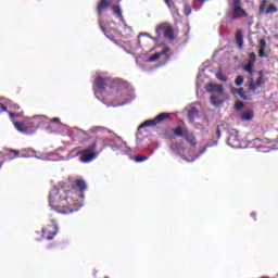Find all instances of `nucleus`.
<instances>
[{
    "label": "nucleus",
    "instance_id": "2eb2a0df",
    "mask_svg": "<svg viewBox=\"0 0 278 278\" xmlns=\"http://www.w3.org/2000/svg\"><path fill=\"white\" fill-rule=\"evenodd\" d=\"M110 8V1H100L97 7V13L99 16Z\"/></svg>",
    "mask_w": 278,
    "mask_h": 278
},
{
    "label": "nucleus",
    "instance_id": "a211bd4d",
    "mask_svg": "<svg viewBox=\"0 0 278 278\" xmlns=\"http://www.w3.org/2000/svg\"><path fill=\"white\" fill-rule=\"evenodd\" d=\"M170 51V48H165L161 53L156 52L152 56H150V62H157L162 55H166Z\"/></svg>",
    "mask_w": 278,
    "mask_h": 278
},
{
    "label": "nucleus",
    "instance_id": "c03bdc74",
    "mask_svg": "<svg viewBox=\"0 0 278 278\" xmlns=\"http://www.w3.org/2000/svg\"><path fill=\"white\" fill-rule=\"evenodd\" d=\"M104 278H109V277H104Z\"/></svg>",
    "mask_w": 278,
    "mask_h": 278
},
{
    "label": "nucleus",
    "instance_id": "a878e982",
    "mask_svg": "<svg viewBox=\"0 0 278 278\" xmlns=\"http://www.w3.org/2000/svg\"><path fill=\"white\" fill-rule=\"evenodd\" d=\"M275 12H277V7H275V4H269L267 10L265 11V14H275Z\"/></svg>",
    "mask_w": 278,
    "mask_h": 278
},
{
    "label": "nucleus",
    "instance_id": "f704fd0d",
    "mask_svg": "<svg viewBox=\"0 0 278 278\" xmlns=\"http://www.w3.org/2000/svg\"><path fill=\"white\" fill-rule=\"evenodd\" d=\"M51 123H55L56 125H60L61 121L59 117L50 118Z\"/></svg>",
    "mask_w": 278,
    "mask_h": 278
},
{
    "label": "nucleus",
    "instance_id": "37998d69",
    "mask_svg": "<svg viewBox=\"0 0 278 278\" xmlns=\"http://www.w3.org/2000/svg\"><path fill=\"white\" fill-rule=\"evenodd\" d=\"M14 110H21V106H18L17 104L13 105Z\"/></svg>",
    "mask_w": 278,
    "mask_h": 278
},
{
    "label": "nucleus",
    "instance_id": "412c9836",
    "mask_svg": "<svg viewBox=\"0 0 278 278\" xmlns=\"http://www.w3.org/2000/svg\"><path fill=\"white\" fill-rule=\"evenodd\" d=\"M253 66H255V63L253 62H248V64H245L243 66V70L249 73V75L253 76Z\"/></svg>",
    "mask_w": 278,
    "mask_h": 278
},
{
    "label": "nucleus",
    "instance_id": "f8f14e48",
    "mask_svg": "<svg viewBox=\"0 0 278 278\" xmlns=\"http://www.w3.org/2000/svg\"><path fill=\"white\" fill-rule=\"evenodd\" d=\"M89 131L90 134H114V131L103 126H93L89 129Z\"/></svg>",
    "mask_w": 278,
    "mask_h": 278
},
{
    "label": "nucleus",
    "instance_id": "aec40b11",
    "mask_svg": "<svg viewBox=\"0 0 278 278\" xmlns=\"http://www.w3.org/2000/svg\"><path fill=\"white\" fill-rule=\"evenodd\" d=\"M113 14L114 16H116V18H119V21H123V10H121V5H114L112 8Z\"/></svg>",
    "mask_w": 278,
    "mask_h": 278
},
{
    "label": "nucleus",
    "instance_id": "423d86ee",
    "mask_svg": "<svg viewBox=\"0 0 278 278\" xmlns=\"http://www.w3.org/2000/svg\"><path fill=\"white\" fill-rule=\"evenodd\" d=\"M231 10H232V16H231L232 21H238V18H247V16H249L247 11L242 9V7H240V1H235L231 4Z\"/></svg>",
    "mask_w": 278,
    "mask_h": 278
},
{
    "label": "nucleus",
    "instance_id": "c85d7f7f",
    "mask_svg": "<svg viewBox=\"0 0 278 278\" xmlns=\"http://www.w3.org/2000/svg\"><path fill=\"white\" fill-rule=\"evenodd\" d=\"M236 86H242L244 84V76H238L235 80Z\"/></svg>",
    "mask_w": 278,
    "mask_h": 278
},
{
    "label": "nucleus",
    "instance_id": "72a5a7b5",
    "mask_svg": "<svg viewBox=\"0 0 278 278\" xmlns=\"http://www.w3.org/2000/svg\"><path fill=\"white\" fill-rule=\"evenodd\" d=\"M258 58H266V50L260 49L258 50Z\"/></svg>",
    "mask_w": 278,
    "mask_h": 278
},
{
    "label": "nucleus",
    "instance_id": "e433bc0d",
    "mask_svg": "<svg viewBox=\"0 0 278 278\" xmlns=\"http://www.w3.org/2000/svg\"><path fill=\"white\" fill-rule=\"evenodd\" d=\"M211 146H206V147H204L202 150H201V155H203V153H205V151H207V148H210Z\"/></svg>",
    "mask_w": 278,
    "mask_h": 278
},
{
    "label": "nucleus",
    "instance_id": "cd10ccee",
    "mask_svg": "<svg viewBox=\"0 0 278 278\" xmlns=\"http://www.w3.org/2000/svg\"><path fill=\"white\" fill-rule=\"evenodd\" d=\"M216 77H217V79H219V81H227V76H223V72L222 71H218L217 73H216Z\"/></svg>",
    "mask_w": 278,
    "mask_h": 278
},
{
    "label": "nucleus",
    "instance_id": "f3484780",
    "mask_svg": "<svg viewBox=\"0 0 278 278\" xmlns=\"http://www.w3.org/2000/svg\"><path fill=\"white\" fill-rule=\"evenodd\" d=\"M236 92H237V94H239V97H241V99H243L244 101H251L253 98H251V97H249V96H247V94H244V88H233L232 89V94H236Z\"/></svg>",
    "mask_w": 278,
    "mask_h": 278
},
{
    "label": "nucleus",
    "instance_id": "ddd939ff",
    "mask_svg": "<svg viewBox=\"0 0 278 278\" xmlns=\"http://www.w3.org/2000/svg\"><path fill=\"white\" fill-rule=\"evenodd\" d=\"M235 40L239 49H242L244 47V35L240 29H238L235 34Z\"/></svg>",
    "mask_w": 278,
    "mask_h": 278
},
{
    "label": "nucleus",
    "instance_id": "9d476101",
    "mask_svg": "<svg viewBox=\"0 0 278 278\" xmlns=\"http://www.w3.org/2000/svg\"><path fill=\"white\" fill-rule=\"evenodd\" d=\"M21 155V152L18 150L10 149L4 150V153L2 154V157L4 162H8V160H16Z\"/></svg>",
    "mask_w": 278,
    "mask_h": 278
},
{
    "label": "nucleus",
    "instance_id": "c756f323",
    "mask_svg": "<svg viewBox=\"0 0 278 278\" xmlns=\"http://www.w3.org/2000/svg\"><path fill=\"white\" fill-rule=\"evenodd\" d=\"M250 61L252 62V64H255L256 60H257V54H255V52H252L249 54Z\"/></svg>",
    "mask_w": 278,
    "mask_h": 278
},
{
    "label": "nucleus",
    "instance_id": "1a4fd4ad",
    "mask_svg": "<svg viewBox=\"0 0 278 278\" xmlns=\"http://www.w3.org/2000/svg\"><path fill=\"white\" fill-rule=\"evenodd\" d=\"M112 84L110 78H103L102 76L96 77L94 86L98 88V92H103Z\"/></svg>",
    "mask_w": 278,
    "mask_h": 278
},
{
    "label": "nucleus",
    "instance_id": "2f4dec72",
    "mask_svg": "<svg viewBox=\"0 0 278 278\" xmlns=\"http://www.w3.org/2000/svg\"><path fill=\"white\" fill-rule=\"evenodd\" d=\"M258 45H260V49L266 50V40L265 39H260Z\"/></svg>",
    "mask_w": 278,
    "mask_h": 278
},
{
    "label": "nucleus",
    "instance_id": "20e7f679",
    "mask_svg": "<svg viewBox=\"0 0 278 278\" xmlns=\"http://www.w3.org/2000/svg\"><path fill=\"white\" fill-rule=\"evenodd\" d=\"M15 129L21 131V134H25L26 136H31V134H36V130L40 126V117L30 118L28 122H14L13 123Z\"/></svg>",
    "mask_w": 278,
    "mask_h": 278
},
{
    "label": "nucleus",
    "instance_id": "6e6552de",
    "mask_svg": "<svg viewBox=\"0 0 278 278\" xmlns=\"http://www.w3.org/2000/svg\"><path fill=\"white\" fill-rule=\"evenodd\" d=\"M52 225H48L41 230L45 240H53L58 235V225L55 224V220H52Z\"/></svg>",
    "mask_w": 278,
    "mask_h": 278
},
{
    "label": "nucleus",
    "instance_id": "7ed1b4c3",
    "mask_svg": "<svg viewBox=\"0 0 278 278\" xmlns=\"http://www.w3.org/2000/svg\"><path fill=\"white\" fill-rule=\"evenodd\" d=\"M173 134L165 132V138L167 140H175L176 137L184 138L188 144L191 147H197V137L194 132H191L188 128H184L181 126H177L176 128H172Z\"/></svg>",
    "mask_w": 278,
    "mask_h": 278
},
{
    "label": "nucleus",
    "instance_id": "0eeeda50",
    "mask_svg": "<svg viewBox=\"0 0 278 278\" xmlns=\"http://www.w3.org/2000/svg\"><path fill=\"white\" fill-rule=\"evenodd\" d=\"M155 31L157 36H162V34L167 38V40H175V30L173 27H168L165 24H161L156 26Z\"/></svg>",
    "mask_w": 278,
    "mask_h": 278
},
{
    "label": "nucleus",
    "instance_id": "a19ab883",
    "mask_svg": "<svg viewBox=\"0 0 278 278\" xmlns=\"http://www.w3.org/2000/svg\"><path fill=\"white\" fill-rule=\"evenodd\" d=\"M217 137L220 138V128L216 129Z\"/></svg>",
    "mask_w": 278,
    "mask_h": 278
},
{
    "label": "nucleus",
    "instance_id": "7c9ffc66",
    "mask_svg": "<svg viewBox=\"0 0 278 278\" xmlns=\"http://www.w3.org/2000/svg\"><path fill=\"white\" fill-rule=\"evenodd\" d=\"M242 108H244V102L239 101L235 103V110L240 111Z\"/></svg>",
    "mask_w": 278,
    "mask_h": 278
},
{
    "label": "nucleus",
    "instance_id": "f03ea898",
    "mask_svg": "<svg viewBox=\"0 0 278 278\" xmlns=\"http://www.w3.org/2000/svg\"><path fill=\"white\" fill-rule=\"evenodd\" d=\"M88 140H90V143L86 149L76 147L70 152L72 157H77L80 155L79 162L83 164H90V162H94V159L99 157V155H101V153L108 149V138L105 137L97 136L93 139L85 138L81 141V144H84V142H88Z\"/></svg>",
    "mask_w": 278,
    "mask_h": 278
},
{
    "label": "nucleus",
    "instance_id": "b1692460",
    "mask_svg": "<svg viewBox=\"0 0 278 278\" xmlns=\"http://www.w3.org/2000/svg\"><path fill=\"white\" fill-rule=\"evenodd\" d=\"M258 78L256 79V86H258V88H260V86H264V84H266L265 81H264V72L263 71H260L258 72Z\"/></svg>",
    "mask_w": 278,
    "mask_h": 278
},
{
    "label": "nucleus",
    "instance_id": "58836bf2",
    "mask_svg": "<svg viewBox=\"0 0 278 278\" xmlns=\"http://www.w3.org/2000/svg\"><path fill=\"white\" fill-rule=\"evenodd\" d=\"M264 3H266V2H263V4H261V7H260V12H261V13L264 12Z\"/></svg>",
    "mask_w": 278,
    "mask_h": 278
},
{
    "label": "nucleus",
    "instance_id": "79ce46f5",
    "mask_svg": "<svg viewBox=\"0 0 278 278\" xmlns=\"http://www.w3.org/2000/svg\"><path fill=\"white\" fill-rule=\"evenodd\" d=\"M100 28H101V30L103 31V34H105L106 29L104 28V26H102V25L100 24Z\"/></svg>",
    "mask_w": 278,
    "mask_h": 278
},
{
    "label": "nucleus",
    "instance_id": "4be33fe9",
    "mask_svg": "<svg viewBox=\"0 0 278 278\" xmlns=\"http://www.w3.org/2000/svg\"><path fill=\"white\" fill-rule=\"evenodd\" d=\"M260 86L255 83L253 78H250L249 92H255Z\"/></svg>",
    "mask_w": 278,
    "mask_h": 278
},
{
    "label": "nucleus",
    "instance_id": "5701e85b",
    "mask_svg": "<svg viewBox=\"0 0 278 278\" xmlns=\"http://www.w3.org/2000/svg\"><path fill=\"white\" fill-rule=\"evenodd\" d=\"M165 3L169 8V10L173 14H177V12H179V10L177 8H175L174 1H166Z\"/></svg>",
    "mask_w": 278,
    "mask_h": 278
},
{
    "label": "nucleus",
    "instance_id": "f257e3e1",
    "mask_svg": "<svg viewBox=\"0 0 278 278\" xmlns=\"http://www.w3.org/2000/svg\"><path fill=\"white\" fill-rule=\"evenodd\" d=\"M86 181L75 180L73 186L52 188L49 193V205L58 214H73L81 207V199L86 192Z\"/></svg>",
    "mask_w": 278,
    "mask_h": 278
},
{
    "label": "nucleus",
    "instance_id": "c9c22d12",
    "mask_svg": "<svg viewBox=\"0 0 278 278\" xmlns=\"http://www.w3.org/2000/svg\"><path fill=\"white\" fill-rule=\"evenodd\" d=\"M251 218H253V220H257V213L252 212L251 213Z\"/></svg>",
    "mask_w": 278,
    "mask_h": 278
},
{
    "label": "nucleus",
    "instance_id": "bb28decb",
    "mask_svg": "<svg viewBox=\"0 0 278 278\" xmlns=\"http://www.w3.org/2000/svg\"><path fill=\"white\" fill-rule=\"evenodd\" d=\"M184 14L186 16H190L192 14V8L190 5H188V4H185V7H184Z\"/></svg>",
    "mask_w": 278,
    "mask_h": 278
},
{
    "label": "nucleus",
    "instance_id": "393cba45",
    "mask_svg": "<svg viewBox=\"0 0 278 278\" xmlns=\"http://www.w3.org/2000/svg\"><path fill=\"white\" fill-rule=\"evenodd\" d=\"M147 160H149V156H144V155H137V156H135V162L137 164H140L142 162H147Z\"/></svg>",
    "mask_w": 278,
    "mask_h": 278
},
{
    "label": "nucleus",
    "instance_id": "39448f33",
    "mask_svg": "<svg viewBox=\"0 0 278 278\" xmlns=\"http://www.w3.org/2000/svg\"><path fill=\"white\" fill-rule=\"evenodd\" d=\"M166 118H170V113H161L153 119H149L140 124L138 129H142L144 127H155V125H160V123H164Z\"/></svg>",
    "mask_w": 278,
    "mask_h": 278
},
{
    "label": "nucleus",
    "instance_id": "4468645a",
    "mask_svg": "<svg viewBox=\"0 0 278 278\" xmlns=\"http://www.w3.org/2000/svg\"><path fill=\"white\" fill-rule=\"evenodd\" d=\"M187 118L189 123H194L195 118H199V109L197 108H191L188 113H187Z\"/></svg>",
    "mask_w": 278,
    "mask_h": 278
},
{
    "label": "nucleus",
    "instance_id": "473e14b6",
    "mask_svg": "<svg viewBox=\"0 0 278 278\" xmlns=\"http://www.w3.org/2000/svg\"><path fill=\"white\" fill-rule=\"evenodd\" d=\"M211 102L213 103V105H218V97L217 96H212L211 97Z\"/></svg>",
    "mask_w": 278,
    "mask_h": 278
},
{
    "label": "nucleus",
    "instance_id": "6ab92c4d",
    "mask_svg": "<svg viewBox=\"0 0 278 278\" xmlns=\"http://www.w3.org/2000/svg\"><path fill=\"white\" fill-rule=\"evenodd\" d=\"M253 110H248L241 113L240 121L247 122V121H253Z\"/></svg>",
    "mask_w": 278,
    "mask_h": 278
},
{
    "label": "nucleus",
    "instance_id": "4c0bfd02",
    "mask_svg": "<svg viewBox=\"0 0 278 278\" xmlns=\"http://www.w3.org/2000/svg\"><path fill=\"white\" fill-rule=\"evenodd\" d=\"M1 110H2V112H8V108L3 104H1Z\"/></svg>",
    "mask_w": 278,
    "mask_h": 278
},
{
    "label": "nucleus",
    "instance_id": "dca6fc26",
    "mask_svg": "<svg viewBox=\"0 0 278 278\" xmlns=\"http://www.w3.org/2000/svg\"><path fill=\"white\" fill-rule=\"evenodd\" d=\"M225 88L223 87V85H214V84H210L207 86V92H218L219 94H223Z\"/></svg>",
    "mask_w": 278,
    "mask_h": 278
},
{
    "label": "nucleus",
    "instance_id": "9b49d317",
    "mask_svg": "<svg viewBox=\"0 0 278 278\" xmlns=\"http://www.w3.org/2000/svg\"><path fill=\"white\" fill-rule=\"evenodd\" d=\"M169 149L174 153H184L186 151V143L184 141H176L170 144Z\"/></svg>",
    "mask_w": 278,
    "mask_h": 278
},
{
    "label": "nucleus",
    "instance_id": "ea45409f",
    "mask_svg": "<svg viewBox=\"0 0 278 278\" xmlns=\"http://www.w3.org/2000/svg\"><path fill=\"white\" fill-rule=\"evenodd\" d=\"M10 118H16V114L15 113H9Z\"/></svg>",
    "mask_w": 278,
    "mask_h": 278
}]
</instances>
